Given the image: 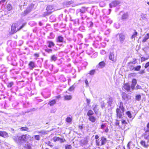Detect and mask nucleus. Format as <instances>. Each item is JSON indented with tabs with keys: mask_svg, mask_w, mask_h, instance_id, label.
I'll return each instance as SVG.
<instances>
[{
	"mask_svg": "<svg viewBox=\"0 0 149 149\" xmlns=\"http://www.w3.org/2000/svg\"><path fill=\"white\" fill-rule=\"evenodd\" d=\"M124 111L125 109L123 106V104L122 102H120L119 107L116 109L117 117L121 118L124 114Z\"/></svg>",
	"mask_w": 149,
	"mask_h": 149,
	"instance_id": "nucleus-1",
	"label": "nucleus"
},
{
	"mask_svg": "<svg viewBox=\"0 0 149 149\" xmlns=\"http://www.w3.org/2000/svg\"><path fill=\"white\" fill-rule=\"evenodd\" d=\"M25 25V24H24L20 27H18L17 24H13L11 26V32L12 33H16L17 31L22 28Z\"/></svg>",
	"mask_w": 149,
	"mask_h": 149,
	"instance_id": "nucleus-2",
	"label": "nucleus"
},
{
	"mask_svg": "<svg viewBox=\"0 0 149 149\" xmlns=\"http://www.w3.org/2000/svg\"><path fill=\"white\" fill-rule=\"evenodd\" d=\"M22 141L26 142L32 140L33 137L28 134L23 135L21 136Z\"/></svg>",
	"mask_w": 149,
	"mask_h": 149,
	"instance_id": "nucleus-3",
	"label": "nucleus"
},
{
	"mask_svg": "<svg viewBox=\"0 0 149 149\" xmlns=\"http://www.w3.org/2000/svg\"><path fill=\"white\" fill-rule=\"evenodd\" d=\"M107 141L106 138L104 137H102L100 141L97 140L96 141L97 145L98 146H101L105 144Z\"/></svg>",
	"mask_w": 149,
	"mask_h": 149,
	"instance_id": "nucleus-4",
	"label": "nucleus"
},
{
	"mask_svg": "<svg viewBox=\"0 0 149 149\" xmlns=\"http://www.w3.org/2000/svg\"><path fill=\"white\" fill-rule=\"evenodd\" d=\"M46 10L47 12L45 14V15H47L50 14L54 11L53 6L50 5L47 6L46 8Z\"/></svg>",
	"mask_w": 149,
	"mask_h": 149,
	"instance_id": "nucleus-5",
	"label": "nucleus"
},
{
	"mask_svg": "<svg viewBox=\"0 0 149 149\" xmlns=\"http://www.w3.org/2000/svg\"><path fill=\"white\" fill-rule=\"evenodd\" d=\"M117 36H118L119 40L121 43H123L125 40V35L122 33H120L117 34Z\"/></svg>",
	"mask_w": 149,
	"mask_h": 149,
	"instance_id": "nucleus-6",
	"label": "nucleus"
},
{
	"mask_svg": "<svg viewBox=\"0 0 149 149\" xmlns=\"http://www.w3.org/2000/svg\"><path fill=\"white\" fill-rule=\"evenodd\" d=\"M122 96L123 99L126 101L130 100L131 98V97L130 95L127 94L125 93H123Z\"/></svg>",
	"mask_w": 149,
	"mask_h": 149,
	"instance_id": "nucleus-7",
	"label": "nucleus"
},
{
	"mask_svg": "<svg viewBox=\"0 0 149 149\" xmlns=\"http://www.w3.org/2000/svg\"><path fill=\"white\" fill-rule=\"evenodd\" d=\"M109 59L113 62H115L116 60V57L115 56L113 52H111L109 56Z\"/></svg>",
	"mask_w": 149,
	"mask_h": 149,
	"instance_id": "nucleus-8",
	"label": "nucleus"
},
{
	"mask_svg": "<svg viewBox=\"0 0 149 149\" xmlns=\"http://www.w3.org/2000/svg\"><path fill=\"white\" fill-rule=\"evenodd\" d=\"M120 3V2L118 1H114L112 2L109 4L110 8L115 7L118 5Z\"/></svg>",
	"mask_w": 149,
	"mask_h": 149,
	"instance_id": "nucleus-9",
	"label": "nucleus"
},
{
	"mask_svg": "<svg viewBox=\"0 0 149 149\" xmlns=\"http://www.w3.org/2000/svg\"><path fill=\"white\" fill-rule=\"evenodd\" d=\"M13 139L16 142L19 143L22 141L21 136H15L13 137Z\"/></svg>",
	"mask_w": 149,
	"mask_h": 149,
	"instance_id": "nucleus-10",
	"label": "nucleus"
},
{
	"mask_svg": "<svg viewBox=\"0 0 149 149\" xmlns=\"http://www.w3.org/2000/svg\"><path fill=\"white\" fill-rule=\"evenodd\" d=\"M93 109L95 113L97 114L99 111V108L98 105L97 104H93Z\"/></svg>",
	"mask_w": 149,
	"mask_h": 149,
	"instance_id": "nucleus-11",
	"label": "nucleus"
},
{
	"mask_svg": "<svg viewBox=\"0 0 149 149\" xmlns=\"http://www.w3.org/2000/svg\"><path fill=\"white\" fill-rule=\"evenodd\" d=\"M0 136L4 138H6L9 136L8 134L5 132L0 131Z\"/></svg>",
	"mask_w": 149,
	"mask_h": 149,
	"instance_id": "nucleus-12",
	"label": "nucleus"
},
{
	"mask_svg": "<svg viewBox=\"0 0 149 149\" xmlns=\"http://www.w3.org/2000/svg\"><path fill=\"white\" fill-rule=\"evenodd\" d=\"M64 100H70L72 99V96L70 95H66L64 96Z\"/></svg>",
	"mask_w": 149,
	"mask_h": 149,
	"instance_id": "nucleus-13",
	"label": "nucleus"
},
{
	"mask_svg": "<svg viewBox=\"0 0 149 149\" xmlns=\"http://www.w3.org/2000/svg\"><path fill=\"white\" fill-rule=\"evenodd\" d=\"M136 84V80L135 79H132V84L131 86V88L132 90H133L134 88L135 87Z\"/></svg>",
	"mask_w": 149,
	"mask_h": 149,
	"instance_id": "nucleus-14",
	"label": "nucleus"
},
{
	"mask_svg": "<svg viewBox=\"0 0 149 149\" xmlns=\"http://www.w3.org/2000/svg\"><path fill=\"white\" fill-rule=\"evenodd\" d=\"M123 88L125 90L128 91H129L130 89V86L128 84L126 83L124 84L123 86Z\"/></svg>",
	"mask_w": 149,
	"mask_h": 149,
	"instance_id": "nucleus-15",
	"label": "nucleus"
},
{
	"mask_svg": "<svg viewBox=\"0 0 149 149\" xmlns=\"http://www.w3.org/2000/svg\"><path fill=\"white\" fill-rule=\"evenodd\" d=\"M113 100L112 97H110L107 100V103L108 104V105L110 106H111L113 104Z\"/></svg>",
	"mask_w": 149,
	"mask_h": 149,
	"instance_id": "nucleus-16",
	"label": "nucleus"
},
{
	"mask_svg": "<svg viewBox=\"0 0 149 149\" xmlns=\"http://www.w3.org/2000/svg\"><path fill=\"white\" fill-rule=\"evenodd\" d=\"M149 39V33H147L143 37L142 42H145L146 41Z\"/></svg>",
	"mask_w": 149,
	"mask_h": 149,
	"instance_id": "nucleus-17",
	"label": "nucleus"
},
{
	"mask_svg": "<svg viewBox=\"0 0 149 149\" xmlns=\"http://www.w3.org/2000/svg\"><path fill=\"white\" fill-rule=\"evenodd\" d=\"M63 41V38L61 36H58L56 39L57 42H62Z\"/></svg>",
	"mask_w": 149,
	"mask_h": 149,
	"instance_id": "nucleus-18",
	"label": "nucleus"
},
{
	"mask_svg": "<svg viewBox=\"0 0 149 149\" xmlns=\"http://www.w3.org/2000/svg\"><path fill=\"white\" fill-rule=\"evenodd\" d=\"M48 47L49 48H52L54 47L55 45L54 43L52 41H49L47 42Z\"/></svg>",
	"mask_w": 149,
	"mask_h": 149,
	"instance_id": "nucleus-19",
	"label": "nucleus"
},
{
	"mask_svg": "<svg viewBox=\"0 0 149 149\" xmlns=\"http://www.w3.org/2000/svg\"><path fill=\"white\" fill-rule=\"evenodd\" d=\"M48 132H49L48 131L43 130L38 131V133L39 134H41V135H44L47 134Z\"/></svg>",
	"mask_w": 149,
	"mask_h": 149,
	"instance_id": "nucleus-20",
	"label": "nucleus"
},
{
	"mask_svg": "<svg viewBox=\"0 0 149 149\" xmlns=\"http://www.w3.org/2000/svg\"><path fill=\"white\" fill-rule=\"evenodd\" d=\"M29 66L31 69H32L35 67V63L34 62L30 61L29 64Z\"/></svg>",
	"mask_w": 149,
	"mask_h": 149,
	"instance_id": "nucleus-21",
	"label": "nucleus"
},
{
	"mask_svg": "<svg viewBox=\"0 0 149 149\" xmlns=\"http://www.w3.org/2000/svg\"><path fill=\"white\" fill-rule=\"evenodd\" d=\"M138 33L135 30H134V32L133 33V35L131 36V38L132 39H133L134 40H135V37H136Z\"/></svg>",
	"mask_w": 149,
	"mask_h": 149,
	"instance_id": "nucleus-22",
	"label": "nucleus"
},
{
	"mask_svg": "<svg viewBox=\"0 0 149 149\" xmlns=\"http://www.w3.org/2000/svg\"><path fill=\"white\" fill-rule=\"evenodd\" d=\"M88 120L92 123H94L95 121L96 118L93 116H89Z\"/></svg>",
	"mask_w": 149,
	"mask_h": 149,
	"instance_id": "nucleus-23",
	"label": "nucleus"
},
{
	"mask_svg": "<svg viewBox=\"0 0 149 149\" xmlns=\"http://www.w3.org/2000/svg\"><path fill=\"white\" fill-rule=\"evenodd\" d=\"M32 10V8L31 7H29L28 8L26 9L24 11V13L25 15L29 13Z\"/></svg>",
	"mask_w": 149,
	"mask_h": 149,
	"instance_id": "nucleus-24",
	"label": "nucleus"
},
{
	"mask_svg": "<svg viewBox=\"0 0 149 149\" xmlns=\"http://www.w3.org/2000/svg\"><path fill=\"white\" fill-rule=\"evenodd\" d=\"M57 57L55 55H52L51 57V61H55L57 59Z\"/></svg>",
	"mask_w": 149,
	"mask_h": 149,
	"instance_id": "nucleus-25",
	"label": "nucleus"
},
{
	"mask_svg": "<svg viewBox=\"0 0 149 149\" xmlns=\"http://www.w3.org/2000/svg\"><path fill=\"white\" fill-rule=\"evenodd\" d=\"M94 113L93 111L91 110H89L87 113V115L88 116H91L92 115H93Z\"/></svg>",
	"mask_w": 149,
	"mask_h": 149,
	"instance_id": "nucleus-26",
	"label": "nucleus"
},
{
	"mask_svg": "<svg viewBox=\"0 0 149 149\" xmlns=\"http://www.w3.org/2000/svg\"><path fill=\"white\" fill-rule=\"evenodd\" d=\"M128 16V15L127 13H124L122 16V19H126Z\"/></svg>",
	"mask_w": 149,
	"mask_h": 149,
	"instance_id": "nucleus-27",
	"label": "nucleus"
},
{
	"mask_svg": "<svg viewBox=\"0 0 149 149\" xmlns=\"http://www.w3.org/2000/svg\"><path fill=\"white\" fill-rule=\"evenodd\" d=\"M141 67L140 65H138L136 67H134L133 70H134L135 71H139L140 70Z\"/></svg>",
	"mask_w": 149,
	"mask_h": 149,
	"instance_id": "nucleus-28",
	"label": "nucleus"
},
{
	"mask_svg": "<svg viewBox=\"0 0 149 149\" xmlns=\"http://www.w3.org/2000/svg\"><path fill=\"white\" fill-rule=\"evenodd\" d=\"M105 63L104 61H102L99 63V65L101 68L104 67L105 66Z\"/></svg>",
	"mask_w": 149,
	"mask_h": 149,
	"instance_id": "nucleus-29",
	"label": "nucleus"
},
{
	"mask_svg": "<svg viewBox=\"0 0 149 149\" xmlns=\"http://www.w3.org/2000/svg\"><path fill=\"white\" fill-rule=\"evenodd\" d=\"M141 19L143 20L146 19V15L143 14H142L140 15Z\"/></svg>",
	"mask_w": 149,
	"mask_h": 149,
	"instance_id": "nucleus-30",
	"label": "nucleus"
},
{
	"mask_svg": "<svg viewBox=\"0 0 149 149\" xmlns=\"http://www.w3.org/2000/svg\"><path fill=\"white\" fill-rule=\"evenodd\" d=\"M7 10L8 11L11 10L12 9V6L10 4H8L6 6Z\"/></svg>",
	"mask_w": 149,
	"mask_h": 149,
	"instance_id": "nucleus-31",
	"label": "nucleus"
},
{
	"mask_svg": "<svg viewBox=\"0 0 149 149\" xmlns=\"http://www.w3.org/2000/svg\"><path fill=\"white\" fill-rule=\"evenodd\" d=\"M56 103V101L55 100H54L50 101L49 102V105L51 106H53L54 104Z\"/></svg>",
	"mask_w": 149,
	"mask_h": 149,
	"instance_id": "nucleus-32",
	"label": "nucleus"
},
{
	"mask_svg": "<svg viewBox=\"0 0 149 149\" xmlns=\"http://www.w3.org/2000/svg\"><path fill=\"white\" fill-rule=\"evenodd\" d=\"M72 120V118L70 117H68L66 119V121L68 123H71Z\"/></svg>",
	"mask_w": 149,
	"mask_h": 149,
	"instance_id": "nucleus-33",
	"label": "nucleus"
},
{
	"mask_svg": "<svg viewBox=\"0 0 149 149\" xmlns=\"http://www.w3.org/2000/svg\"><path fill=\"white\" fill-rule=\"evenodd\" d=\"M126 114L129 118H131L132 117V114L130 111H127L126 112Z\"/></svg>",
	"mask_w": 149,
	"mask_h": 149,
	"instance_id": "nucleus-34",
	"label": "nucleus"
},
{
	"mask_svg": "<svg viewBox=\"0 0 149 149\" xmlns=\"http://www.w3.org/2000/svg\"><path fill=\"white\" fill-rule=\"evenodd\" d=\"M144 138L145 139L148 141L149 140V134H148L145 133L144 135Z\"/></svg>",
	"mask_w": 149,
	"mask_h": 149,
	"instance_id": "nucleus-35",
	"label": "nucleus"
},
{
	"mask_svg": "<svg viewBox=\"0 0 149 149\" xmlns=\"http://www.w3.org/2000/svg\"><path fill=\"white\" fill-rule=\"evenodd\" d=\"M86 10V9L85 7H82L80 9V11L81 13H84Z\"/></svg>",
	"mask_w": 149,
	"mask_h": 149,
	"instance_id": "nucleus-36",
	"label": "nucleus"
},
{
	"mask_svg": "<svg viewBox=\"0 0 149 149\" xmlns=\"http://www.w3.org/2000/svg\"><path fill=\"white\" fill-rule=\"evenodd\" d=\"M141 96L140 95H137L136 96V99L137 101H139L141 100Z\"/></svg>",
	"mask_w": 149,
	"mask_h": 149,
	"instance_id": "nucleus-37",
	"label": "nucleus"
},
{
	"mask_svg": "<svg viewBox=\"0 0 149 149\" xmlns=\"http://www.w3.org/2000/svg\"><path fill=\"white\" fill-rule=\"evenodd\" d=\"M22 131H27L29 130V128L26 127H22L20 128Z\"/></svg>",
	"mask_w": 149,
	"mask_h": 149,
	"instance_id": "nucleus-38",
	"label": "nucleus"
},
{
	"mask_svg": "<svg viewBox=\"0 0 149 149\" xmlns=\"http://www.w3.org/2000/svg\"><path fill=\"white\" fill-rule=\"evenodd\" d=\"M95 72V70H92L90 71L89 72V74L91 75H93L94 74Z\"/></svg>",
	"mask_w": 149,
	"mask_h": 149,
	"instance_id": "nucleus-39",
	"label": "nucleus"
},
{
	"mask_svg": "<svg viewBox=\"0 0 149 149\" xmlns=\"http://www.w3.org/2000/svg\"><path fill=\"white\" fill-rule=\"evenodd\" d=\"M74 88L75 87L73 85H72L69 88L68 91L70 92L74 90Z\"/></svg>",
	"mask_w": 149,
	"mask_h": 149,
	"instance_id": "nucleus-40",
	"label": "nucleus"
},
{
	"mask_svg": "<svg viewBox=\"0 0 149 149\" xmlns=\"http://www.w3.org/2000/svg\"><path fill=\"white\" fill-rule=\"evenodd\" d=\"M54 141L56 142V141H59L60 139V138L58 137H54L53 138Z\"/></svg>",
	"mask_w": 149,
	"mask_h": 149,
	"instance_id": "nucleus-41",
	"label": "nucleus"
},
{
	"mask_svg": "<svg viewBox=\"0 0 149 149\" xmlns=\"http://www.w3.org/2000/svg\"><path fill=\"white\" fill-rule=\"evenodd\" d=\"M105 104L104 102L103 101L101 102V108L102 109H103L105 107Z\"/></svg>",
	"mask_w": 149,
	"mask_h": 149,
	"instance_id": "nucleus-42",
	"label": "nucleus"
},
{
	"mask_svg": "<svg viewBox=\"0 0 149 149\" xmlns=\"http://www.w3.org/2000/svg\"><path fill=\"white\" fill-rule=\"evenodd\" d=\"M13 82H10L8 84L7 86L8 87H10L13 85Z\"/></svg>",
	"mask_w": 149,
	"mask_h": 149,
	"instance_id": "nucleus-43",
	"label": "nucleus"
},
{
	"mask_svg": "<svg viewBox=\"0 0 149 149\" xmlns=\"http://www.w3.org/2000/svg\"><path fill=\"white\" fill-rule=\"evenodd\" d=\"M35 139L37 140H40V136L38 135H36L34 136Z\"/></svg>",
	"mask_w": 149,
	"mask_h": 149,
	"instance_id": "nucleus-44",
	"label": "nucleus"
},
{
	"mask_svg": "<svg viewBox=\"0 0 149 149\" xmlns=\"http://www.w3.org/2000/svg\"><path fill=\"white\" fill-rule=\"evenodd\" d=\"M72 146L70 145H68L65 146V149H71Z\"/></svg>",
	"mask_w": 149,
	"mask_h": 149,
	"instance_id": "nucleus-45",
	"label": "nucleus"
},
{
	"mask_svg": "<svg viewBox=\"0 0 149 149\" xmlns=\"http://www.w3.org/2000/svg\"><path fill=\"white\" fill-rule=\"evenodd\" d=\"M135 88L136 90L141 89V87L140 85H137Z\"/></svg>",
	"mask_w": 149,
	"mask_h": 149,
	"instance_id": "nucleus-46",
	"label": "nucleus"
},
{
	"mask_svg": "<svg viewBox=\"0 0 149 149\" xmlns=\"http://www.w3.org/2000/svg\"><path fill=\"white\" fill-rule=\"evenodd\" d=\"M45 51L48 53H50L52 52V50L51 49H45Z\"/></svg>",
	"mask_w": 149,
	"mask_h": 149,
	"instance_id": "nucleus-47",
	"label": "nucleus"
},
{
	"mask_svg": "<svg viewBox=\"0 0 149 149\" xmlns=\"http://www.w3.org/2000/svg\"><path fill=\"white\" fill-rule=\"evenodd\" d=\"M51 142L49 141L47 142V143H46L47 144V145L50 147H52L53 146L51 144Z\"/></svg>",
	"mask_w": 149,
	"mask_h": 149,
	"instance_id": "nucleus-48",
	"label": "nucleus"
},
{
	"mask_svg": "<svg viewBox=\"0 0 149 149\" xmlns=\"http://www.w3.org/2000/svg\"><path fill=\"white\" fill-rule=\"evenodd\" d=\"M148 66H149V62H147L145 64L144 67L145 68H147Z\"/></svg>",
	"mask_w": 149,
	"mask_h": 149,
	"instance_id": "nucleus-49",
	"label": "nucleus"
},
{
	"mask_svg": "<svg viewBox=\"0 0 149 149\" xmlns=\"http://www.w3.org/2000/svg\"><path fill=\"white\" fill-rule=\"evenodd\" d=\"M110 32V30L109 29H108L105 32V34H109Z\"/></svg>",
	"mask_w": 149,
	"mask_h": 149,
	"instance_id": "nucleus-50",
	"label": "nucleus"
},
{
	"mask_svg": "<svg viewBox=\"0 0 149 149\" xmlns=\"http://www.w3.org/2000/svg\"><path fill=\"white\" fill-rule=\"evenodd\" d=\"M100 53L101 54L104 55L105 54V52L104 50H102L100 51Z\"/></svg>",
	"mask_w": 149,
	"mask_h": 149,
	"instance_id": "nucleus-51",
	"label": "nucleus"
},
{
	"mask_svg": "<svg viewBox=\"0 0 149 149\" xmlns=\"http://www.w3.org/2000/svg\"><path fill=\"white\" fill-rule=\"evenodd\" d=\"M141 144L143 146H144L145 144V141H141L140 142Z\"/></svg>",
	"mask_w": 149,
	"mask_h": 149,
	"instance_id": "nucleus-52",
	"label": "nucleus"
},
{
	"mask_svg": "<svg viewBox=\"0 0 149 149\" xmlns=\"http://www.w3.org/2000/svg\"><path fill=\"white\" fill-rule=\"evenodd\" d=\"M107 23H109V24H111L112 22V20L109 19V20H108L107 21Z\"/></svg>",
	"mask_w": 149,
	"mask_h": 149,
	"instance_id": "nucleus-53",
	"label": "nucleus"
},
{
	"mask_svg": "<svg viewBox=\"0 0 149 149\" xmlns=\"http://www.w3.org/2000/svg\"><path fill=\"white\" fill-rule=\"evenodd\" d=\"M26 149H31V147L29 145H28L27 146Z\"/></svg>",
	"mask_w": 149,
	"mask_h": 149,
	"instance_id": "nucleus-54",
	"label": "nucleus"
},
{
	"mask_svg": "<svg viewBox=\"0 0 149 149\" xmlns=\"http://www.w3.org/2000/svg\"><path fill=\"white\" fill-rule=\"evenodd\" d=\"M144 73H145V71L144 70H141L139 72V73L141 74H143Z\"/></svg>",
	"mask_w": 149,
	"mask_h": 149,
	"instance_id": "nucleus-55",
	"label": "nucleus"
},
{
	"mask_svg": "<svg viewBox=\"0 0 149 149\" xmlns=\"http://www.w3.org/2000/svg\"><path fill=\"white\" fill-rule=\"evenodd\" d=\"M34 56L37 57H38L39 56V54H38L35 53L34 54Z\"/></svg>",
	"mask_w": 149,
	"mask_h": 149,
	"instance_id": "nucleus-56",
	"label": "nucleus"
},
{
	"mask_svg": "<svg viewBox=\"0 0 149 149\" xmlns=\"http://www.w3.org/2000/svg\"><path fill=\"white\" fill-rule=\"evenodd\" d=\"M85 82L87 86L88 85V81L87 79H86L85 80Z\"/></svg>",
	"mask_w": 149,
	"mask_h": 149,
	"instance_id": "nucleus-57",
	"label": "nucleus"
},
{
	"mask_svg": "<svg viewBox=\"0 0 149 149\" xmlns=\"http://www.w3.org/2000/svg\"><path fill=\"white\" fill-rule=\"evenodd\" d=\"M86 102H87V104H89V103L90 102V100L89 99H86Z\"/></svg>",
	"mask_w": 149,
	"mask_h": 149,
	"instance_id": "nucleus-58",
	"label": "nucleus"
},
{
	"mask_svg": "<svg viewBox=\"0 0 149 149\" xmlns=\"http://www.w3.org/2000/svg\"><path fill=\"white\" fill-rule=\"evenodd\" d=\"M89 24H90V27H92L93 25V23L91 22H90Z\"/></svg>",
	"mask_w": 149,
	"mask_h": 149,
	"instance_id": "nucleus-59",
	"label": "nucleus"
},
{
	"mask_svg": "<svg viewBox=\"0 0 149 149\" xmlns=\"http://www.w3.org/2000/svg\"><path fill=\"white\" fill-rule=\"evenodd\" d=\"M105 125L104 124H102L101 125V128L102 129H103L105 127Z\"/></svg>",
	"mask_w": 149,
	"mask_h": 149,
	"instance_id": "nucleus-60",
	"label": "nucleus"
},
{
	"mask_svg": "<svg viewBox=\"0 0 149 149\" xmlns=\"http://www.w3.org/2000/svg\"><path fill=\"white\" fill-rule=\"evenodd\" d=\"M56 109H54L52 110L51 111V112L52 113H55L56 112Z\"/></svg>",
	"mask_w": 149,
	"mask_h": 149,
	"instance_id": "nucleus-61",
	"label": "nucleus"
},
{
	"mask_svg": "<svg viewBox=\"0 0 149 149\" xmlns=\"http://www.w3.org/2000/svg\"><path fill=\"white\" fill-rule=\"evenodd\" d=\"M60 142L61 143H63V142L64 141H65V140H64L63 139L60 138V139L59 140Z\"/></svg>",
	"mask_w": 149,
	"mask_h": 149,
	"instance_id": "nucleus-62",
	"label": "nucleus"
},
{
	"mask_svg": "<svg viewBox=\"0 0 149 149\" xmlns=\"http://www.w3.org/2000/svg\"><path fill=\"white\" fill-rule=\"evenodd\" d=\"M73 3V1H70L68 2V4L69 5H70V4H72Z\"/></svg>",
	"mask_w": 149,
	"mask_h": 149,
	"instance_id": "nucleus-63",
	"label": "nucleus"
},
{
	"mask_svg": "<svg viewBox=\"0 0 149 149\" xmlns=\"http://www.w3.org/2000/svg\"><path fill=\"white\" fill-rule=\"evenodd\" d=\"M122 123L124 124H126V122L125 120H122Z\"/></svg>",
	"mask_w": 149,
	"mask_h": 149,
	"instance_id": "nucleus-64",
	"label": "nucleus"
}]
</instances>
